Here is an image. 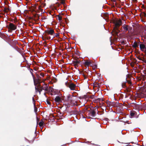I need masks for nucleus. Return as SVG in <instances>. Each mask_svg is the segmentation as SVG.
<instances>
[{
  "instance_id": "20e7f679",
  "label": "nucleus",
  "mask_w": 146,
  "mask_h": 146,
  "mask_svg": "<svg viewBox=\"0 0 146 146\" xmlns=\"http://www.w3.org/2000/svg\"><path fill=\"white\" fill-rule=\"evenodd\" d=\"M66 86L69 88L71 90H75L76 87V85L73 83H69L68 82L65 83Z\"/></svg>"
},
{
  "instance_id": "4468645a",
  "label": "nucleus",
  "mask_w": 146,
  "mask_h": 146,
  "mask_svg": "<svg viewBox=\"0 0 146 146\" xmlns=\"http://www.w3.org/2000/svg\"><path fill=\"white\" fill-rule=\"evenodd\" d=\"M137 46H138V44L136 42H134L133 45V47L134 48H136V47H137Z\"/></svg>"
},
{
  "instance_id": "f03ea898",
  "label": "nucleus",
  "mask_w": 146,
  "mask_h": 146,
  "mask_svg": "<svg viewBox=\"0 0 146 146\" xmlns=\"http://www.w3.org/2000/svg\"><path fill=\"white\" fill-rule=\"evenodd\" d=\"M132 29L131 27L125 24L122 27L121 30L123 32H126L127 31L129 32Z\"/></svg>"
},
{
  "instance_id": "423d86ee",
  "label": "nucleus",
  "mask_w": 146,
  "mask_h": 146,
  "mask_svg": "<svg viewBox=\"0 0 146 146\" xmlns=\"http://www.w3.org/2000/svg\"><path fill=\"white\" fill-rule=\"evenodd\" d=\"M9 28L12 30H14L17 29V26L12 23H10L9 25Z\"/></svg>"
},
{
  "instance_id": "1a4fd4ad",
  "label": "nucleus",
  "mask_w": 146,
  "mask_h": 146,
  "mask_svg": "<svg viewBox=\"0 0 146 146\" xmlns=\"http://www.w3.org/2000/svg\"><path fill=\"white\" fill-rule=\"evenodd\" d=\"M89 115L94 117L95 116L96 113L94 111L90 110L89 111Z\"/></svg>"
},
{
  "instance_id": "f257e3e1",
  "label": "nucleus",
  "mask_w": 146,
  "mask_h": 146,
  "mask_svg": "<svg viewBox=\"0 0 146 146\" xmlns=\"http://www.w3.org/2000/svg\"><path fill=\"white\" fill-rule=\"evenodd\" d=\"M33 79L35 90L36 92H39V94H40V92L42 90H44L46 91L48 90V87L46 84H45V83H44V84L43 85L42 87H41L40 85V84L42 82L41 80L39 78L35 79L34 78Z\"/></svg>"
},
{
  "instance_id": "7ed1b4c3",
  "label": "nucleus",
  "mask_w": 146,
  "mask_h": 146,
  "mask_svg": "<svg viewBox=\"0 0 146 146\" xmlns=\"http://www.w3.org/2000/svg\"><path fill=\"white\" fill-rule=\"evenodd\" d=\"M115 25L114 29L116 30H118V28L122 25V21L120 19L116 20L114 23Z\"/></svg>"
},
{
  "instance_id": "2eb2a0df",
  "label": "nucleus",
  "mask_w": 146,
  "mask_h": 146,
  "mask_svg": "<svg viewBox=\"0 0 146 146\" xmlns=\"http://www.w3.org/2000/svg\"><path fill=\"white\" fill-rule=\"evenodd\" d=\"M62 17L61 16H60L59 15H58V16L57 19L59 21H61L62 20Z\"/></svg>"
},
{
  "instance_id": "9b49d317",
  "label": "nucleus",
  "mask_w": 146,
  "mask_h": 146,
  "mask_svg": "<svg viewBox=\"0 0 146 146\" xmlns=\"http://www.w3.org/2000/svg\"><path fill=\"white\" fill-rule=\"evenodd\" d=\"M32 100H33V102L34 104V111L35 113H36L37 111V108L35 106V100L34 97H33Z\"/></svg>"
},
{
  "instance_id": "a211bd4d",
  "label": "nucleus",
  "mask_w": 146,
  "mask_h": 146,
  "mask_svg": "<svg viewBox=\"0 0 146 146\" xmlns=\"http://www.w3.org/2000/svg\"><path fill=\"white\" fill-rule=\"evenodd\" d=\"M40 75L41 76H42V77H43L44 76V74L42 73H40Z\"/></svg>"
},
{
  "instance_id": "f8f14e48",
  "label": "nucleus",
  "mask_w": 146,
  "mask_h": 146,
  "mask_svg": "<svg viewBox=\"0 0 146 146\" xmlns=\"http://www.w3.org/2000/svg\"><path fill=\"white\" fill-rule=\"evenodd\" d=\"M44 119H42L40 121L39 123V125L40 126H43L44 123Z\"/></svg>"
},
{
  "instance_id": "9d476101",
  "label": "nucleus",
  "mask_w": 146,
  "mask_h": 146,
  "mask_svg": "<svg viewBox=\"0 0 146 146\" xmlns=\"http://www.w3.org/2000/svg\"><path fill=\"white\" fill-rule=\"evenodd\" d=\"M54 100L55 102L58 103L62 102V101L60 98L59 96H56L54 99Z\"/></svg>"
},
{
  "instance_id": "39448f33",
  "label": "nucleus",
  "mask_w": 146,
  "mask_h": 146,
  "mask_svg": "<svg viewBox=\"0 0 146 146\" xmlns=\"http://www.w3.org/2000/svg\"><path fill=\"white\" fill-rule=\"evenodd\" d=\"M68 100L72 104H73V105H76L77 103L76 101L74 100L75 97L68 96Z\"/></svg>"
},
{
  "instance_id": "0eeeda50",
  "label": "nucleus",
  "mask_w": 146,
  "mask_h": 146,
  "mask_svg": "<svg viewBox=\"0 0 146 146\" xmlns=\"http://www.w3.org/2000/svg\"><path fill=\"white\" fill-rule=\"evenodd\" d=\"M45 33L47 34L52 35L54 34V31L52 29H48L45 31Z\"/></svg>"
},
{
  "instance_id": "ddd939ff",
  "label": "nucleus",
  "mask_w": 146,
  "mask_h": 146,
  "mask_svg": "<svg viewBox=\"0 0 146 146\" xmlns=\"http://www.w3.org/2000/svg\"><path fill=\"white\" fill-rule=\"evenodd\" d=\"M90 62L88 61H86L85 62V64L86 65L88 66L90 65Z\"/></svg>"
},
{
  "instance_id": "6e6552de",
  "label": "nucleus",
  "mask_w": 146,
  "mask_h": 146,
  "mask_svg": "<svg viewBox=\"0 0 146 146\" xmlns=\"http://www.w3.org/2000/svg\"><path fill=\"white\" fill-rule=\"evenodd\" d=\"M140 48L141 50L143 52H145L146 50V47L145 45L143 44H141L139 45Z\"/></svg>"
},
{
  "instance_id": "f3484780",
  "label": "nucleus",
  "mask_w": 146,
  "mask_h": 146,
  "mask_svg": "<svg viewBox=\"0 0 146 146\" xmlns=\"http://www.w3.org/2000/svg\"><path fill=\"white\" fill-rule=\"evenodd\" d=\"M131 116L132 117L134 115V113H131L130 114Z\"/></svg>"
},
{
  "instance_id": "dca6fc26",
  "label": "nucleus",
  "mask_w": 146,
  "mask_h": 146,
  "mask_svg": "<svg viewBox=\"0 0 146 146\" xmlns=\"http://www.w3.org/2000/svg\"><path fill=\"white\" fill-rule=\"evenodd\" d=\"M59 34L58 33H55L53 35V37H58L59 36Z\"/></svg>"
}]
</instances>
